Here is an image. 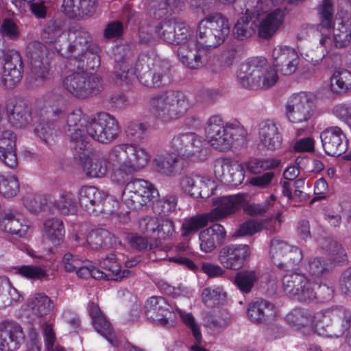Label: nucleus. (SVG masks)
Here are the masks:
<instances>
[{
    "label": "nucleus",
    "instance_id": "obj_1",
    "mask_svg": "<svg viewBox=\"0 0 351 351\" xmlns=\"http://www.w3.org/2000/svg\"><path fill=\"white\" fill-rule=\"evenodd\" d=\"M230 30L228 19L219 12L211 13L198 23L195 36L186 27L172 21H165L156 27V32L165 42L178 45L181 62L191 69H198L208 62L210 49L219 47Z\"/></svg>",
    "mask_w": 351,
    "mask_h": 351
},
{
    "label": "nucleus",
    "instance_id": "obj_2",
    "mask_svg": "<svg viewBox=\"0 0 351 351\" xmlns=\"http://www.w3.org/2000/svg\"><path fill=\"white\" fill-rule=\"evenodd\" d=\"M73 153L88 178H103L111 168L110 179L117 185L123 184L130 176L147 166L151 159V154L145 148L134 143L114 145L106 155H100L90 154L88 143L82 141Z\"/></svg>",
    "mask_w": 351,
    "mask_h": 351
},
{
    "label": "nucleus",
    "instance_id": "obj_3",
    "mask_svg": "<svg viewBox=\"0 0 351 351\" xmlns=\"http://www.w3.org/2000/svg\"><path fill=\"white\" fill-rule=\"evenodd\" d=\"M117 63L114 74L117 79L130 82L136 77L145 86L155 87L165 84L169 79L170 64L157 56H142L139 57L134 69L129 68L128 61L114 54Z\"/></svg>",
    "mask_w": 351,
    "mask_h": 351
},
{
    "label": "nucleus",
    "instance_id": "obj_4",
    "mask_svg": "<svg viewBox=\"0 0 351 351\" xmlns=\"http://www.w3.org/2000/svg\"><path fill=\"white\" fill-rule=\"evenodd\" d=\"M341 320L343 328L350 326L351 314L343 306H335L312 314L308 310L295 308L287 314L286 320L294 329L305 333L311 330L319 336H329L325 329L331 322Z\"/></svg>",
    "mask_w": 351,
    "mask_h": 351
},
{
    "label": "nucleus",
    "instance_id": "obj_5",
    "mask_svg": "<svg viewBox=\"0 0 351 351\" xmlns=\"http://www.w3.org/2000/svg\"><path fill=\"white\" fill-rule=\"evenodd\" d=\"M147 318L155 324L166 326L173 322L178 315L182 322L190 329L195 340L200 343L202 333L200 326L193 315L179 308L173 306L166 298L162 296H152L144 304Z\"/></svg>",
    "mask_w": 351,
    "mask_h": 351
},
{
    "label": "nucleus",
    "instance_id": "obj_6",
    "mask_svg": "<svg viewBox=\"0 0 351 351\" xmlns=\"http://www.w3.org/2000/svg\"><path fill=\"white\" fill-rule=\"evenodd\" d=\"M208 143L219 152L237 149L245 141L246 131L237 121L224 122L221 116H211L204 128Z\"/></svg>",
    "mask_w": 351,
    "mask_h": 351
},
{
    "label": "nucleus",
    "instance_id": "obj_7",
    "mask_svg": "<svg viewBox=\"0 0 351 351\" xmlns=\"http://www.w3.org/2000/svg\"><path fill=\"white\" fill-rule=\"evenodd\" d=\"M239 84L249 89H268L274 86L279 77L276 68L263 57H254L242 63L237 72Z\"/></svg>",
    "mask_w": 351,
    "mask_h": 351
},
{
    "label": "nucleus",
    "instance_id": "obj_8",
    "mask_svg": "<svg viewBox=\"0 0 351 351\" xmlns=\"http://www.w3.org/2000/svg\"><path fill=\"white\" fill-rule=\"evenodd\" d=\"M189 108L186 96L180 91L160 92L153 95L149 101L151 114L157 121L162 123H169L179 119Z\"/></svg>",
    "mask_w": 351,
    "mask_h": 351
},
{
    "label": "nucleus",
    "instance_id": "obj_9",
    "mask_svg": "<svg viewBox=\"0 0 351 351\" xmlns=\"http://www.w3.org/2000/svg\"><path fill=\"white\" fill-rule=\"evenodd\" d=\"M245 195L238 194L232 196L221 197L213 201L215 208L202 216L185 219L182 226V235L187 236L199 230L208 221H219L235 213L244 206Z\"/></svg>",
    "mask_w": 351,
    "mask_h": 351
},
{
    "label": "nucleus",
    "instance_id": "obj_10",
    "mask_svg": "<svg viewBox=\"0 0 351 351\" xmlns=\"http://www.w3.org/2000/svg\"><path fill=\"white\" fill-rule=\"evenodd\" d=\"M169 148L188 164L203 162L208 158L206 139L194 132L174 135L169 142Z\"/></svg>",
    "mask_w": 351,
    "mask_h": 351
},
{
    "label": "nucleus",
    "instance_id": "obj_11",
    "mask_svg": "<svg viewBox=\"0 0 351 351\" xmlns=\"http://www.w3.org/2000/svg\"><path fill=\"white\" fill-rule=\"evenodd\" d=\"M124 184L121 201L129 208L140 209L154 204L158 198L157 189L147 180L136 178Z\"/></svg>",
    "mask_w": 351,
    "mask_h": 351
},
{
    "label": "nucleus",
    "instance_id": "obj_12",
    "mask_svg": "<svg viewBox=\"0 0 351 351\" xmlns=\"http://www.w3.org/2000/svg\"><path fill=\"white\" fill-rule=\"evenodd\" d=\"M64 89L77 98H87L96 95L104 89L102 79L83 70V65L77 71L67 75L63 80Z\"/></svg>",
    "mask_w": 351,
    "mask_h": 351
},
{
    "label": "nucleus",
    "instance_id": "obj_13",
    "mask_svg": "<svg viewBox=\"0 0 351 351\" xmlns=\"http://www.w3.org/2000/svg\"><path fill=\"white\" fill-rule=\"evenodd\" d=\"M86 132L95 141L107 144L114 141L119 134L117 120L106 112H99L86 123Z\"/></svg>",
    "mask_w": 351,
    "mask_h": 351
},
{
    "label": "nucleus",
    "instance_id": "obj_14",
    "mask_svg": "<svg viewBox=\"0 0 351 351\" xmlns=\"http://www.w3.org/2000/svg\"><path fill=\"white\" fill-rule=\"evenodd\" d=\"M26 53L30 65L29 84L32 86H39L49 75L47 48L39 41H32L27 45Z\"/></svg>",
    "mask_w": 351,
    "mask_h": 351
},
{
    "label": "nucleus",
    "instance_id": "obj_15",
    "mask_svg": "<svg viewBox=\"0 0 351 351\" xmlns=\"http://www.w3.org/2000/svg\"><path fill=\"white\" fill-rule=\"evenodd\" d=\"M317 96L312 92H300L292 95L285 106L287 119L293 123L308 121L313 115Z\"/></svg>",
    "mask_w": 351,
    "mask_h": 351
},
{
    "label": "nucleus",
    "instance_id": "obj_16",
    "mask_svg": "<svg viewBox=\"0 0 351 351\" xmlns=\"http://www.w3.org/2000/svg\"><path fill=\"white\" fill-rule=\"evenodd\" d=\"M290 271L284 275L282 280V287L284 293L288 297L300 302L312 300L316 295L315 287L304 275L297 271Z\"/></svg>",
    "mask_w": 351,
    "mask_h": 351
},
{
    "label": "nucleus",
    "instance_id": "obj_17",
    "mask_svg": "<svg viewBox=\"0 0 351 351\" xmlns=\"http://www.w3.org/2000/svg\"><path fill=\"white\" fill-rule=\"evenodd\" d=\"M269 257L278 267L285 270L293 269L302 258V251L279 239L271 240L269 246Z\"/></svg>",
    "mask_w": 351,
    "mask_h": 351
},
{
    "label": "nucleus",
    "instance_id": "obj_18",
    "mask_svg": "<svg viewBox=\"0 0 351 351\" xmlns=\"http://www.w3.org/2000/svg\"><path fill=\"white\" fill-rule=\"evenodd\" d=\"M23 63L20 53L11 50L4 55L0 67V83L6 89H12L21 82Z\"/></svg>",
    "mask_w": 351,
    "mask_h": 351
},
{
    "label": "nucleus",
    "instance_id": "obj_19",
    "mask_svg": "<svg viewBox=\"0 0 351 351\" xmlns=\"http://www.w3.org/2000/svg\"><path fill=\"white\" fill-rule=\"evenodd\" d=\"M64 42V47L58 48V53L69 60L72 64L73 59L80 58L88 49L90 39L89 34L82 28H73L60 37Z\"/></svg>",
    "mask_w": 351,
    "mask_h": 351
},
{
    "label": "nucleus",
    "instance_id": "obj_20",
    "mask_svg": "<svg viewBox=\"0 0 351 351\" xmlns=\"http://www.w3.org/2000/svg\"><path fill=\"white\" fill-rule=\"evenodd\" d=\"M213 171L217 178L232 186L240 185L245 178L242 165L230 157L217 158L213 163Z\"/></svg>",
    "mask_w": 351,
    "mask_h": 351
},
{
    "label": "nucleus",
    "instance_id": "obj_21",
    "mask_svg": "<svg viewBox=\"0 0 351 351\" xmlns=\"http://www.w3.org/2000/svg\"><path fill=\"white\" fill-rule=\"evenodd\" d=\"M274 66L284 75H290L298 69L300 58L297 51L289 46L278 45L271 52Z\"/></svg>",
    "mask_w": 351,
    "mask_h": 351
},
{
    "label": "nucleus",
    "instance_id": "obj_22",
    "mask_svg": "<svg viewBox=\"0 0 351 351\" xmlns=\"http://www.w3.org/2000/svg\"><path fill=\"white\" fill-rule=\"evenodd\" d=\"M25 340L21 326L13 320L0 322V350L17 351Z\"/></svg>",
    "mask_w": 351,
    "mask_h": 351
},
{
    "label": "nucleus",
    "instance_id": "obj_23",
    "mask_svg": "<svg viewBox=\"0 0 351 351\" xmlns=\"http://www.w3.org/2000/svg\"><path fill=\"white\" fill-rule=\"evenodd\" d=\"M250 254V250L247 245H230L220 250L218 261L223 267L237 270L245 265Z\"/></svg>",
    "mask_w": 351,
    "mask_h": 351
},
{
    "label": "nucleus",
    "instance_id": "obj_24",
    "mask_svg": "<svg viewBox=\"0 0 351 351\" xmlns=\"http://www.w3.org/2000/svg\"><path fill=\"white\" fill-rule=\"evenodd\" d=\"M320 138L325 152L329 156H339L348 148L346 134L339 127L326 128L321 132Z\"/></svg>",
    "mask_w": 351,
    "mask_h": 351
},
{
    "label": "nucleus",
    "instance_id": "obj_25",
    "mask_svg": "<svg viewBox=\"0 0 351 351\" xmlns=\"http://www.w3.org/2000/svg\"><path fill=\"white\" fill-rule=\"evenodd\" d=\"M153 165L157 172L171 176L180 173L188 163L169 149L158 153L153 160Z\"/></svg>",
    "mask_w": 351,
    "mask_h": 351
},
{
    "label": "nucleus",
    "instance_id": "obj_26",
    "mask_svg": "<svg viewBox=\"0 0 351 351\" xmlns=\"http://www.w3.org/2000/svg\"><path fill=\"white\" fill-rule=\"evenodd\" d=\"M16 147V136L14 132L0 125V160L10 169L18 165Z\"/></svg>",
    "mask_w": 351,
    "mask_h": 351
},
{
    "label": "nucleus",
    "instance_id": "obj_27",
    "mask_svg": "<svg viewBox=\"0 0 351 351\" xmlns=\"http://www.w3.org/2000/svg\"><path fill=\"white\" fill-rule=\"evenodd\" d=\"M258 141L267 150L274 152L280 149L282 144V135L277 123L271 119L261 122L258 127Z\"/></svg>",
    "mask_w": 351,
    "mask_h": 351
},
{
    "label": "nucleus",
    "instance_id": "obj_28",
    "mask_svg": "<svg viewBox=\"0 0 351 351\" xmlns=\"http://www.w3.org/2000/svg\"><path fill=\"white\" fill-rule=\"evenodd\" d=\"M82 113L80 110H75L68 114L66 117V125L64 131L71 138V141L73 143V149H78L81 145L82 140L84 139V144L87 143L86 135L84 134L86 131L85 121L82 119Z\"/></svg>",
    "mask_w": 351,
    "mask_h": 351
},
{
    "label": "nucleus",
    "instance_id": "obj_29",
    "mask_svg": "<svg viewBox=\"0 0 351 351\" xmlns=\"http://www.w3.org/2000/svg\"><path fill=\"white\" fill-rule=\"evenodd\" d=\"M247 315L251 321L263 323L271 321L276 317V308L270 302L257 299L248 304Z\"/></svg>",
    "mask_w": 351,
    "mask_h": 351
},
{
    "label": "nucleus",
    "instance_id": "obj_30",
    "mask_svg": "<svg viewBox=\"0 0 351 351\" xmlns=\"http://www.w3.org/2000/svg\"><path fill=\"white\" fill-rule=\"evenodd\" d=\"M78 203L88 213L97 211L105 196L104 192L90 185H84L77 191Z\"/></svg>",
    "mask_w": 351,
    "mask_h": 351
},
{
    "label": "nucleus",
    "instance_id": "obj_31",
    "mask_svg": "<svg viewBox=\"0 0 351 351\" xmlns=\"http://www.w3.org/2000/svg\"><path fill=\"white\" fill-rule=\"evenodd\" d=\"M88 311L96 331L105 337L112 346H118L117 341L112 338L111 325L101 313L99 305L95 302H90L88 304Z\"/></svg>",
    "mask_w": 351,
    "mask_h": 351
},
{
    "label": "nucleus",
    "instance_id": "obj_32",
    "mask_svg": "<svg viewBox=\"0 0 351 351\" xmlns=\"http://www.w3.org/2000/svg\"><path fill=\"white\" fill-rule=\"evenodd\" d=\"M0 228L6 232L23 237L26 234L29 226L21 213L8 210L4 213L0 220Z\"/></svg>",
    "mask_w": 351,
    "mask_h": 351
},
{
    "label": "nucleus",
    "instance_id": "obj_33",
    "mask_svg": "<svg viewBox=\"0 0 351 351\" xmlns=\"http://www.w3.org/2000/svg\"><path fill=\"white\" fill-rule=\"evenodd\" d=\"M226 230L223 226L215 223L199 233V247L205 252H210L226 237Z\"/></svg>",
    "mask_w": 351,
    "mask_h": 351
},
{
    "label": "nucleus",
    "instance_id": "obj_34",
    "mask_svg": "<svg viewBox=\"0 0 351 351\" xmlns=\"http://www.w3.org/2000/svg\"><path fill=\"white\" fill-rule=\"evenodd\" d=\"M332 48V41L330 37L327 34L322 33L319 39V44L316 47V52L318 53L316 58H311L309 64L302 69L301 75L304 78H309L314 76L316 73V66L322 63L323 59L328 54Z\"/></svg>",
    "mask_w": 351,
    "mask_h": 351
},
{
    "label": "nucleus",
    "instance_id": "obj_35",
    "mask_svg": "<svg viewBox=\"0 0 351 351\" xmlns=\"http://www.w3.org/2000/svg\"><path fill=\"white\" fill-rule=\"evenodd\" d=\"M43 237L53 246L64 242L65 229L62 220L56 217L48 218L43 223Z\"/></svg>",
    "mask_w": 351,
    "mask_h": 351
},
{
    "label": "nucleus",
    "instance_id": "obj_36",
    "mask_svg": "<svg viewBox=\"0 0 351 351\" xmlns=\"http://www.w3.org/2000/svg\"><path fill=\"white\" fill-rule=\"evenodd\" d=\"M97 0H64L62 10L70 18L91 15L95 12Z\"/></svg>",
    "mask_w": 351,
    "mask_h": 351
},
{
    "label": "nucleus",
    "instance_id": "obj_37",
    "mask_svg": "<svg viewBox=\"0 0 351 351\" xmlns=\"http://www.w3.org/2000/svg\"><path fill=\"white\" fill-rule=\"evenodd\" d=\"M27 308L32 315L42 317L50 314L54 309L53 300L44 293H36L29 296Z\"/></svg>",
    "mask_w": 351,
    "mask_h": 351
},
{
    "label": "nucleus",
    "instance_id": "obj_38",
    "mask_svg": "<svg viewBox=\"0 0 351 351\" xmlns=\"http://www.w3.org/2000/svg\"><path fill=\"white\" fill-rule=\"evenodd\" d=\"M327 34L330 36L329 32ZM331 37V36H330ZM332 44L337 48H343L351 44V21L348 19L337 21L334 24Z\"/></svg>",
    "mask_w": 351,
    "mask_h": 351
},
{
    "label": "nucleus",
    "instance_id": "obj_39",
    "mask_svg": "<svg viewBox=\"0 0 351 351\" xmlns=\"http://www.w3.org/2000/svg\"><path fill=\"white\" fill-rule=\"evenodd\" d=\"M77 205L75 194L66 190L60 191L58 198L53 202L54 209L64 215H75L77 211Z\"/></svg>",
    "mask_w": 351,
    "mask_h": 351
},
{
    "label": "nucleus",
    "instance_id": "obj_40",
    "mask_svg": "<svg viewBox=\"0 0 351 351\" xmlns=\"http://www.w3.org/2000/svg\"><path fill=\"white\" fill-rule=\"evenodd\" d=\"M329 89L335 95L351 90V72L346 69L335 71L330 79Z\"/></svg>",
    "mask_w": 351,
    "mask_h": 351
},
{
    "label": "nucleus",
    "instance_id": "obj_41",
    "mask_svg": "<svg viewBox=\"0 0 351 351\" xmlns=\"http://www.w3.org/2000/svg\"><path fill=\"white\" fill-rule=\"evenodd\" d=\"M21 295L8 278L0 277V308L10 306L20 300Z\"/></svg>",
    "mask_w": 351,
    "mask_h": 351
},
{
    "label": "nucleus",
    "instance_id": "obj_42",
    "mask_svg": "<svg viewBox=\"0 0 351 351\" xmlns=\"http://www.w3.org/2000/svg\"><path fill=\"white\" fill-rule=\"evenodd\" d=\"M99 266L105 270L103 279L107 280H119L129 274L128 270L121 271L120 264L117 261L114 254L101 260Z\"/></svg>",
    "mask_w": 351,
    "mask_h": 351
},
{
    "label": "nucleus",
    "instance_id": "obj_43",
    "mask_svg": "<svg viewBox=\"0 0 351 351\" xmlns=\"http://www.w3.org/2000/svg\"><path fill=\"white\" fill-rule=\"evenodd\" d=\"M318 14L319 18V23L317 25V30L322 33L327 34L323 31L326 29L328 31L333 24L334 7L332 0H322L321 4L318 7Z\"/></svg>",
    "mask_w": 351,
    "mask_h": 351
},
{
    "label": "nucleus",
    "instance_id": "obj_44",
    "mask_svg": "<svg viewBox=\"0 0 351 351\" xmlns=\"http://www.w3.org/2000/svg\"><path fill=\"white\" fill-rule=\"evenodd\" d=\"M20 190L18 178L12 173L0 172V195L5 198L16 196Z\"/></svg>",
    "mask_w": 351,
    "mask_h": 351
},
{
    "label": "nucleus",
    "instance_id": "obj_45",
    "mask_svg": "<svg viewBox=\"0 0 351 351\" xmlns=\"http://www.w3.org/2000/svg\"><path fill=\"white\" fill-rule=\"evenodd\" d=\"M64 34H67V32L62 31L60 24L58 21H49L46 25L42 33V38L46 43H56V49L58 51V48L60 46L64 47V42L60 38Z\"/></svg>",
    "mask_w": 351,
    "mask_h": 351
},
{
    "label": "nucleus",
    "instance_id": "obj_46",
    "mask_svg": "<svg viewBox=\"0 0 351 351\" xmlns=\"http://www.w3.org/2000/svg\"><path fill=\"white\" fill-rule=\"evenodd\" d=\"M15 274L27 280H41L47 276V269L45 266L40 265H19L13 268Z\"/></svg>",
    "mask_w": 351,
    "mask_h": 351
},
{
    "label": "nucleus",
    "instance_id": "obj_47",
    "mask_svg": "<svg viewBox=\"0 0 351 351\" xmlns=\"http://www.w3.org/2000/svg\"><path fill=\"white\" fill-rule=\"evenodd\" d=\"M226 296V293L223 287L213 286L202 290V301L206 306H213L224 302Z\"/></svg>",
    "mask_w": 351,
    "mask_h": 351
},
{
    "label": "nucleus",
    "instance_id": "obj_48",
    "mask_svg": "<svg viewBox=\"0 0 351 351\" xmlns=\"http://www.w3.org/2000/svg\"><path fill=\"white\" fill-rule=\"evenodd\" d=\"M9 119L16 127H23L28 123L31 119V114L28 107L22 101L14 106L10 112Z\"/></svg>",
    "mask_w": 351,
    "mask_h": 351
},
{
    "label": "nucleus",
    "instance_id": "obj_49",
    "mask_svg": "<svg viewBox=\"0 0 351 351\" xmlns=\"http://www.w3.org/2000/svg\"><path fill=\"white\" fill-rule=\"evenodd\" d=\"M36 134L46 144L51 145L59 134L53 123H40L34 129Z\"/></svg>",
    "mask_w": 351,
    "mask_h": 351
},
{
    "label": "nucleus",
    "instance_id": "obj_50",
    "mask_svg": "<svg viewBox=\"0 0 351 351\" xmlns=\"http://www.w3.org/2000/svg\"><path fill=\"white\" fill-rule=\"evenodd\" d=\"M258 277L254 271H242L238 272L234 278V284L243 293L251 291Z\"/></svg>",
    "mask_w": 351,
    "mask_h": 351
},
{
    "label": "nucleus",
    "instance_id": "obj_51",
    "mask_svg": "<svg viewBox=\"0 0 351 351\" xmlns=\"http://www.w3.org/2000/svg\"><path fill=\"white\" fill-rule=\"evenodd\" d=\"M107 232L101 230V231H93L89 234V235L86 238L84 237H81V236L78 234L73 235L74 239L80 244V245H85L88 244L90 248L93 250H97L102 247L104 240V234H106Z\"/></svg>",
    "mask_w": 351,
    "mask_h": 351
},
{
    "label": "nucleus",
    "instance_id": "obj_52",
    "mask_svg": "<svg viewBox=\"0 0 351 351\" xmlns=\"http://www.w3.org/2000/svg\"><path fill=\"white\" fill-rule=\"evenodd\" d=\"M179 3V0L153 1L151 4V14L155 18L160 19L169 14L170 11L173 12L178 6Z\"/></svg>",
    "mask_w": 351,
    "mask_h": 351
},
{
    "label": "nucleus",
    "instance_id": "obj_53",
    "mask_svg": "<svg viewBox=\"0 0 351 351\" xmlns=\"http://www.w3.org/2000/svg\"><path fill=\"white\" fill-rule=\"evenodd\" d=\"M198 180L197 189L192 193V197L195 198H207L213 193L216 189V184L214 180L208 177H197Z\"/></svg>",
    "mask_w": 351,
    "mask_h": 351
},
{
    "label": "nucleus",
    "instance_id": "obj_54",
    "mask_svg": "<svg viewBox=\"0 0 351 351\" xmlns=\"http://www.w3.org/2000/svg\"><path fill=\"white\" fill-rule=\"evenodd\" d=\"M149 129L147 122L132 121L128 123L126 129L127 136L134 141H142L145 138Z\"/></svg>",
    "mask_w": 351,
    "mask_h": 351
},
{
    "label": "nucleus",
    "instance_id": "obj_55",
    "mask_svg": "<svg viewBox=\"0 0 351 351\" xmlns=\"http://www.w3.org/2000/svg\"><path fill=\"white\" fill-rule=\"evenodd\" d=\"M76 274L81 278L92 277L95 279H103L104 276V271L96 268L87 260L83 261L82 264L78 267L76 269Z\"/></svg>",
    "mask_w": 351,
    "mask_h": 351
},
{
    "label": "nucleus",
    "instance_id": "obj_56",
    "mask_svg": "<svg viewBox=\"0 0 351 351\" xmlns=\"http://www.w3.org/2000/svg\"><path fill=\"white\" fill-rule=\"evenodd\" d=\"M130 245L138 250H153L158 246V241L155 239L148 242L147 239L137 234H130L128 237Z\"/></svg>",
    "mask_w": 351,
    "mask_h": 351
},
{
    "label": "nucleus",
    "instance_id": "obj_57",
    "mask_svg": "<svg viewBox=\"0 0 351 351\" xmlns=\"http://www.w3.org/2000/svg\"><path fill=\"white\" fill-rule=\"evenodd\" d=\"M329 267V265L324 263L320 258H315L308 261L305 269L308 275L317 278L327 271Z\"/></svg>",
    "mask_w": 351,
    "mask_h": 351
},
{
    "label": "nucleus",
    "instance_id": "obj_58",
    "mask_svg": "<svg viewBox=\"0 0 351 351\" xmlns=\"http://www.w3.org/2000/svg\"><path fill=\"white\" fill-rule=\"evenodd\" d=\"M86 60V69L94 70L98 68L100 64V58L96 53H93L87 49L81 55L80 58L73 59L75 62H78L77 69H81L82 65L83 66L84 60Z\"/></svg>",
    "mask_w": 351,
    "mask_h": 351
},
{
    "label": "nucleus",
    "instance_id": "obj_59",
    "mask_svg": "<svg viewBox=\"0 0 351 351\" xmlns=\"http://www.w3.org/2000/svg\"><path fill=\"white\" fill-rule=\"evenodd\" d=\"M329 254L331 265L344 263L348 261L344 249L335 241H330V243Z\"/></svg>",
    "mask_w": 351,
    "mask_h": 351
},
{
    "label": "nucleus",
    "instance_id": "obj_60",
    "mask_svg": "<svg viewBox=\"0 0 351 351\" xmlns=\"http://www.w3.org/2000/svg\"><path fill=\"white\" fill-rule=\"evenodd\" d=\"M332 114L348 125L351 119V103L336 104L332 109Z\"/></svg>",
    "mask_w": 351,
    "mask_h": 351
},
{
    "label": "nucleus",
    "instance_id": "obj_61",
    "mask_svg": "<svg viewBox=\"0 0 351 351\" xmlns=\"http://www.w3.org/2000/svg\"><path fill=\"white\" fill-rule=\"evenodd\" d=\"M265 222L263 220H249L243 223L238 230L240 236L252 235L264 228Z\"/></svg>",
    "mask_w": 351,
    "mask_h": 351
},
{
    "label": "nucleus",
    "instance_id": "obj_62",
    "mask_svg": "<svg viewBox=\"0 0 351 351\" xmlns=\"http://www.w3.org/2000/svg\"><path fill=\"white\" fill-rule=\"evenodd\" d=\"M41 346V341L37 330L33 327L29 328L25 351H40Z\"/></svg>",
    "mask_w": 351,
    "mask_h": 351
},
{
    "label": "nucleus",
    "instance_id": "obj_63",
    "mask_svg": "<svg viewBox=\"0 0 351 351\" xmlns=\"http://www.w3.org/2000/svg\"><path fill=\"white\" fill-rule=\"evenodd\" d=\"M23 205L30 211L36 212L42 206V195L34 192H27L22 199Z\"/></svg>",
    "mask_w": 351,
    "mask_h": 351
},
{
    "label": "nucleus",
    "instance_id": "obj_64",
    "mask_svg": "<svg viewBox=\"0 0 351 351\" xmlns=\"http://www.w3.org/2000/svg\"><path fill=\"white\" fill-rule=\"evenodd\" d=\"M3 36L12 40H16L19 36V30L15 22L10 19H5L3 21L0 29Z\"/></svg>",
    "mask_w": 351,
    "mask_h": 351
}]
</instances>
